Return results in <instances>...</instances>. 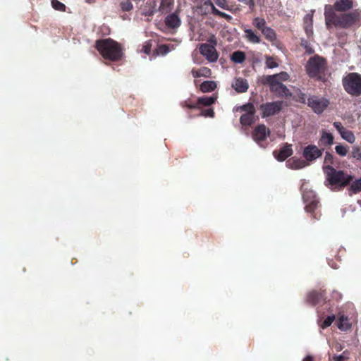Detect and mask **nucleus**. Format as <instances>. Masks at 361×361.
Returning <instances> with one entry per match:
<instances>
[{
  "instance_id": "f257e3e1",
  "label": "nucleus",
  "mask_w": 361,
  "mask_h": 361,
  "mask_svg": "<svg viewBox=\"0 0 361 361\" xmlns=\"http://www.w3.org/2000/svg\"><path fill=\"white\" fill-rule=\"evenodd\" d=\"M324 16L327 26L332 24L343 28H347L353 25L359 18L357 11L340 15L336 14L330 6H326Z\"/></svg>"
},
{
  "instance_id": "f03ea898",
  "label": "nucleus",
  "mask_w": 361,
  "mask_h": 361,
  "mask_svg": "<svg viewBox=\"0 0 361 361\" xmlns=\"http://www.w3.org/2000/svg\"><path fill=\"white\" fill-rule=\"evenodd\" d=\"M96 47L102 56L107 59L115 61L121 57V49L113 39H104L97 41Z\"/></svg>"
},
{
  "instance_id": "7ed1b4c3",
  "label": "nucleus",
  "mask_w": 361,
  "mask_h": 361,
  "mask_svg": "<svg viewBox=\"0 0 361 361\" xmlns=\"http://www.w3.org/2000/svg\"><path fill=\"white\" fill-rule=\"evenodd\" d=\"M326 181L331 185L345 186L350 183L353 178L343 171H337L330 165L323 166Z\"/></svg>"
},
{
  "instance_id": "20e7f679",
  "label": "nucleus",
  "mask_w": 361,
  "mask_h": 361,
  "mask_svg": "<svg viewBox=\"0 0 361 361\" xmlns=\"http://www.w3.org/2000/svg\"><path fill=\"white\" fill-rule=\"evenodd\" d=\"M345 91L352 95L361 94V75L352 73L348 74L343 80Z\"/></svg>"
},
{
  "instance_id": "39448f33",
  "label": "nucleus",
  "mask_w": 361,
  "mask_h": 361,
  "mask_svg": "<svg viewBox=\"0 0 361 361\" xmlns=\"http://www.w3.org/2000/svg\"><path fill=\"white\" fill-rule=\"evenodd\" d=\"M305 68L309 76L319 77L324 71L325 61L319 56L311 57Z\"/></svg>"
},
{
  "instance_id": "423d86ee",
  "label": "nucleus",
  "mask_w": 361,
  "mask_h": 361,
  "mask_svg": "<svg viewBox=\"0 0 361 361\" xmlns=\"http://www.w3.org/2000/svg\"><path fill=\"white\" fill-rule=\"evenodd\" d=\"M263 82L268 84L271 92L279 97L287 96L289 94V90L282 82L274 80L272 78H264Z\"/></svg>"
},
{
  "instance_id": "0eeeda50",
  "label": "nucleus",
  "mask_w": 361,
  "mask_h": 361,
  "mask_svg": "<svg viewBox=\"0 0 361 361\" xmlns=\"http://www.w3.org/2000/svg\"><path fill=\"white\" fill-rule=\"evenodd\" d=\"M307 104L316 114H319L329 106V101L324 97L312 96L308 98Z\"/></svg>"
},
{
  "instance_id": "6e6552de",
  "label": "nucleus",
  "mask_w": 361,
  "mask_h": 361,
  "mask_svg": "<svg viewBox=\"0 0 361 361\" xmlns=\"http://www.w3.org/2000/svg\"><path fill=\"white\" fill-rule=\"evenodd\" d=\"M240 109L245 111V114L240 116V123L243 126H251L255 121V109L253 104L248 103L243 105Z\"/></svg>"
},
{
  "instance_id": "1a4fd4ad",
  "label": "nucleus",
  "mask_w": 361,
  "mask_h": 361,
  "mask_svg": "<svg viewBox=\"0 0 361 361\" xmlns=\"http://www.w3.org/2000/svg\"><path fill=\"white\" fill-rule=\"evenodd\" d=\"M302 198L306 204L305 209L307 212H313L317 207L319 203L315 193L312 190H307L304 188V185H302Z\"/></svg>"
},
{
  "instance_id": "9d476101",
  "label": "nucleus",
  "mask_w": 361,
  "mask_h": 361,
  "mask_svg": "<svg viewBox=\"0 0 361 361\" xmlns=\"http://www.w3.org/2000/svg\"><path fill=\"white\" fill-rule=\"evenodd\" d=\"M283 106V102L280 101L267 102L260 106L262 117L266 118L279 113Z\"/></svg>"
},
{
  "instance_id": "9b49d317",
  "label": "nucleus",
  "mask_w": 361,
  "mask_h": 361,
  "mask_svg": "<svg viewBox=\"0 0 361 361\" xmlns=\"http://www.w3.org/2000/svg\"><path fill=\"white\" fill-rule=\"evenodd\" d=\"M200 53L210 63H214L218 60L219 54L214 46L204 43L200 46Z\"/></svg>"
},
{
  "instance_id": "f8f14e48",
  "label": "nucleus",
  "mask_w": 361,
  "mask_h": 361,
  "mask_svg": "<svg viewBox=\"0 0 361 361\" xmlns=\"http://www.w3.org/2000/svg\"><path fill=\"white\" fill-rule=\"evenodd\" d=\"M323 149H319L317 146L314 145H309L305 147L302 152V156L305 161L307 162H312L317 159L322 157Z\"/></svg>"
},
{
  "instance_id": "ddd939ff",
  "label": "nucleus",
  "mask_w": 361,
  "mask_h": 361,
  "mask_svg": "<svg viewBox=\"0 0 361 361\" xmlns=\"http://www.w3.org/2000/svg\"><path fill=\"white\" fill-rule=\"evenodd\" d=\"M181 23L182 21L178 11L168 14L164 19L166 27L173 32H176L180 27Z\"/></svg>"
},
{
  "instance_id": "4468645a",
  "label": "nucleus",
  "mask_w": 361,
  "mask_h": 361,
  "mask_svg": "<svg viewBox=\"0 0 361 361\" xmlns=\"http://www.w3.org/2000/svg\"><path fill=\"white\" fill-rule=\"evenodd\" d=\"M333 125L343 140H346L350 144L355 142V137L353 133L344 128L341 122L336 121L333 123Z\"/></svg>"
},
{
  "instance_id": "2eb2a0df",
  "label": "nucleus",
  "mask_w": 361,
  "mask_h": 361,
  "mask_svg": "<svg viewBox=\"0 0 361 361\" xmlns=\"http://www.w3.org/2000/svg\"><path fill=\"white\" fill-rule=\"evenodd\" d=\"M293 152L292 145L285 144L279 150L274 151L273 154L278 161H283L290 157Z\"/></svg>"
},
{
  "instance_id": "dca6fc26",
  "label": "nucleus",
  "mask_w": 361,
  "mask_h": 361,
  "mask_svg": "<svg viewBox=\"0 0 361 361\" xmlns=\"http://www.w3.org/2000/svg\"><path fill=\"white\" fill-rule=\"evenodd\" d=\"M269 135V130L264 125L257 126L253 132V139L259 144L261 141L264 140Z\"/></svg>"
},
{
  "instance_id": "f3484780",
  "label": "nucleus",
  "mask_w": 361,
  "mask_h": 361,
  "mask_svg": "<svg viewBox=\"0 0 361 361\" xmlns=\"http://www.w3.org/2000/svg\"><path fill=\"white\" fill-rule=\"evenodd\" d=\"M286 164L288 169L293 170L301 169L308 165L305 160L297 159L295 157L288 159Z\"/></svg>"
},
{
  "instance_id": "a211bd4d",
  "label": "nucleus",
  "mask_w": 361,
  "mask_h": 361,
  "mask_svg": "<svg viewBox=\"0 0 361 361\" xmlns=\"http://www.w3.org/2000/svg\"><path fill=\"white\" fill-rule=\"evenodd\" d=\"M353 7V0H336L334 8L337 11H346Z\"/></svg>"
},
{
  "instance_id": "6ab92c4d",
  "label": "nucleus",
  "mask_w": 361,
  "mask_h": 361,
  "mask_svg": "<svg viewBox=\"0 0 361 361\" xmlns=\"http://www.w3.org/2000/svg\"><path fill=\"white\" fill-rule=\"evenodd\" d=\"M232 87L237 92L243 93L247 90L249 85L245 79L238 78L232 83Z\"/></svg>"
},
{
  "instance_id": "aec40b11",
  "label": "nucleus",
  "mask_w": 361,
  "mask_h": 361,
  "mask_svg": "<svg viewBox=\"0 0 361 361\" xmlns=\"http://www.w3.org/2000/svg\"><path fill=\"white\" fill-rule=\"evenodd\" d=\"M173 4L174 0H161L158 10L161 13H167L172 10Z\"/></svg>"
},
{
  "instance_id": "412c9836",
  "label": "nucleus",
  "mask_w": 361,
  "mask_h": 361,
  "mask_svg": "<svg viewBox=\"0 0 361 361\" xmlns=\"http://www.w3.org/2000/svg\"><path fill=\"white\" fill-rule=\"evenodd\" d=\"M191 73L194 78H209L211 75V70L207 67H202L199 69H192Z\"/></svg>"
},
{
  "instance_id": "4be33fe9",
  "label": "nucleus",
  "mask_w": 361,
  "mask_h": 361,
  "mask_svg": "<svg viewBox=\"0 0 361 361\" xmlns=\"http://www.w3.org/2000/svg\"><path fill=\"white\" fill-rule=\"evenodd\" d=\"M320 142L324 145L330 146L334 143V136L331 133H327L326 130H322Z\"/></svg>"
},
{
  "instance_id": "5701e85b",
  "label": "nucleus",
  "mask_w": 361,
  "mask_h": 361,
  "mask_svg": "<svg viewBox=\"0 0 361 361\" xmlns=\"http://www.w3.org/2000/svg\"><path fill=\"white\" fill-rule=\"evenodd\" d=\"M216 87L217 85L214 81L207 80L200 85V90L202 92H209L214 90Z\"/></svg>"
},
{
  "instance_id": "b1692460",
  "label": "nucleus",
  "mask_w": 361,
  "mask_h": 361,
  "mask_svg": "<svg viewBox=\"0 0 361 361\" xmlns=\"http://www.w3.org/2000/svg\"><path fill=\"white\" fill-rule=\"evenodd\" d=\"M337 326L342 331H347L350 329L351 324H350L348 319L346 317L342 315L339 317Z\"/></svg>"
},
{
  "instance_id": "393cba45",
  "label": "nucleus",
  "mask_w": 361,
  "mask_h": 361,
  "mask_svg": "<svg viewBox=\"0 0 361 361\" xmlns=\"http://www.w3.org/2000/svg\"><path fill=\"white\" fill-rule=\"evenodd\" d=\"M244 32L245 33V37L249 42L254 44L260 42L259 37L251 29H245Z\"/></svg>"
},
{
  "instance_id": "a878e982",
  "label": "nucleus",
  "mask_w": 361,
  "mask_h": 361,
  "mask_svg": "<svg viewBox=\"0 0 361 361\" xmlns=\"http://www.w3.org/2000/svg\"><path fill=\"white\" fill-rule=\"evenodd\" d=\"M231 59L236 63H242L245 60V54L243 51H236L232 54Z\"/></svg>"
},
{
  "instance_id": "bb28decb",
  "label": "nucleus",
  "mask_w": 361,
  "mask_h": 361,
  "mask_svg": "<svg viewBox=\"0 0 361 361\" xmlns=\"http://www.w3.org/2000/svg\"><path fill=\"white\" fill-rule=\"evenodd\" d=\"M261 32L268 40L274 41L276 39L275 32L270 27L266 26Z\"/></svg>"
},
{
  "instance_id": "cd10ccee",
  "label": "nucleus",
  "mask_w": 361,
  "mask_h": 361,
  "mask_svg": "<svg viewBox=\"0 0 361 361\" xmlns=\"http://www.w3.org/2000/svg\"><path fill=\"white\" fill-rule=\"evenodd\" d=\"M264 78H272L273 80L281 82L282 81H286L289 78V75L286 72H281L272 75H266Z\"/></svg>"
},
{
  "instance_id": "c85d7f7f",
  "label": "nucleus",
  "mask_w": 361,
  "mask_h": 361,
  "mask_svg": "<svg viewBox=\"0 0 361 361\" xmlns=\"http://www.w3.org/2000/svg\"><path fill=\"white\" fill-rule=\"evenodd\" d=\"M216 100V97H202L197 99L198 104L204 106H210L215 102Z\"/></svg>"
},
{
  "instance_id": "c756f323",
  "label": "nucleus",
  "mask_w": 361,
  "mask_h": 361,
  "mask_svg": "<svg viewBox=\"0 0 361 361\" xmlns=\"http://www.w3.org/2000/svg\"><path fill=\"white\" fill-rule=\"evenodd\" d=\"M253 25L261 31L267 26L265 20L259 17L254 18Z\"/></svg>"
},
{
  "instance_id": "7c9ffc66",
  "label": "nucleus",
  "mask_w": 361,
  "mask_h": 361,
  "mask_svg": "<svg viewBox=\"0 0 361 361\" xmlns=\"http://www.w3.org/2000/svg\"><path fill=\"white\" fill-rule=\"evenodd\" d=\"M305 30L306 32L309 35L312 33V16L310 14H307L305 18Z\"/></svg>"
},
{
  "instance_id": "2f4dec72",
  "label": "nucleus",
  "mask_w": 361,
  "mask_h": 361,
  "mask_svg": "<svg viewBox=\"0 0 361 361\" xmlns=\"http://www.w3.org/2000/svg\"><path fill=\"white\" fill-rule=\"evenodd\" d=\"M336 152L341 157H345L347 153L348 148L343 145H338L335 147Z\"/></svg>"
},
{
  "instance_id": "473e14b6",
  "label": "nucleus",
  "mask_w": 361,
  "mask_h": 361,
  "mask_svg": "<svg viewBox=\"0 0 361 361\" xmlns=\"http://www.w3.org/2000/svg\"><path fill=\"white\" fill-rule=\"evenodd\" d=\"M51 6L59 11H64L66 8V6L58 0H51Z\"/></svg>"
},
{
  "instance_id": "72a5a7b5",
  "label": "nucleus",
  "mask_w": 361,
  "mask_h": 361,
  "mask_svg": "<svg viewBox=\"0 0 361 361\" xmlns=\"http://www.w3.org/2000/svg\"><path fill=\"white\" fill-rule=\"evenodd\" d=\"M170 51L169 47L166 44H161L158 47L157 49V52L158 55L164 56L167 54Z\"/></svg>"
},
{
  "instance_id": "f704fd0d",
  "label": "nucleus",
  "mask_w": 361,
  "mask_h": 361,
  "mask_svg": "<svg viewBox=\"0 0 361 361\" xmlns=\"http://www.w3.org/2000/svg\"><path fill=\"white\" fill-rule=\"evenodd\" d=\"M350 190L354 193H357L361 191V178L356 180L352 183Z\"/></svg>"
},
{
  "instance_id": "c9c22d12",
  "label": "nucleus",
  "mask_w": 361,
  "mask_h": 361,
  "mask_svg": "<svg viewBox=\"0 0 361 361\" xmlns=\"http://www.w3.org/2000/svg\"><path fill=\"white\" fill-rule=\"evenodd\" d=\"M334 319H335L334 315L328 316L325 319V320L322 322V324H321V328L322 329H326L328 326H329L333 323V322L334 321Z\"/></svg>"
},
{
  "instance_id": "e433bc0d",
  "label": "nucleus",
  "mask_w": 361,
  "mask_h": 361,
  "mask_svg": "<svg viewBox=\"0 0 361 361\" xmlns=\"http://www.w3.org/2000/svg\"><path fill=\"white\" fill-rule=\"evenodd\" d=\"M265 63L269 68H274L278 66V63L271 57H267Z\"/></svg>"
},
{
  "instance_id": "4c0bfd02",
  "label": "nucleus",
  "mask_w": 361,
  "mask_h": 361,
  "mask_svg": "<svg viewBox=\"0 0 361 361\" xmlns=\"http://www.w3.org/2000/svg\"><path fill=\"white\" fill-rule=\"evenodd\" d=\"M213 14H214V15H216V16H221V17H222V18H226L228 21H231V20L233 19V18H232V16H230V15H228V14H227V13H226L221 12V11H219V10H218V9H215L214 13Z\"/></svg>"
},
{
  "instance_id": "58836bf2",
  "label": "nucleus",
  "mask_w": 361,
  "mask_h": 361,
  "mask_svg": "<svg viewBox=\"0 0 361 361\" xmlns=\"http://www.w3.org/2000/svg\"><path fill=\"white\" fill-rule=\"evenodd\" d=\"M121 8L123 11H128L133 8L131 2L128 0L121 3Z\"/></svg>"
},
{
  "instance_id": "ea45409f",
  "label": "nucleus",
  "mask_w": 361,
  "mask_h": 361,
  "mask_svg": "<svg viewBox=\"0 0 361 361\" xmlns=\"http://www.w3.org/2000/svg\"><path fill=\"white\" fill-rule=\"evenodd\" d=\"M352 155L353 158H355L361 161V150L358 147L353 148Z\"/></svg>"
},
{
  "instance_id": "a19ab883",
  "label": "nucleus",
  "mask_w": 361,
  "mask_h": 361,
  "mask_svg": "<svg viewBox=\"0 0 361 361\" xmlns=\"http://www.w3.org/2000/svg\"><path fill=\"white\" fill-rule=\"evenodd\" d=\"M204 6L207 8H210L212 13H214L215 9H216L211 0H205L204 2Z\"/></svg>"
},
{
  "instance_id": "79ce46f5",
  "label": "nucleus",
  "mask_w": 361,
  "mask_h": 361,
  "mask_svg": "<svg viewBox=\"0 0 361 361\" xmlns=\"http://www.w3.org/2000/svg\"><path fill=\"white\" fill-rule=\"evenodd\" d=\"M332 161H333V156L330 153L326 152L325 154V157H324V166L329 165L330 164L332 163Z\"/></svg>"
},
{
  "instance_id": "37998d69",
  "label": "nucleus",
  "mask_w": 361,
  "mask_h": 361,
  "mask_svg": "<svg viewBox=\"0 0 361 361\" xmlns=\"http://www.w3.org/2000/svg\"><path fill=\"white\" fill-rule=\"evenodd\" d=\"M214 114V111L212 109L204 110L201 113V115L205 117H213Z\"/></svg>"
},
{
  "instance_id": "c03bdc74",
  "label": "nucleus",
  "mask_w": 361,
  "mask_h": 361,
  "mask_svg": "<svg viewBox=\"0 0 361 361\" xmlns=\"http://www.w3.org/2000/svg\"><path fill=\"white\" fill-rule=\"evenodd\" d=\"M240 2L247 5L251 11L254 10L255 6L254 0H241Z\"/></svg>"
},
{
  "instance_id": "a18cd8bd",
  "label": "nucleus",
  "mask_w": 361,
  "mask_h": 361,
  "mask_svg": "<svg viewBox=\"0 0 361 361\" xmlns=\"http://www.w3.org/2000/svg\"><path fill=\"white\" fill-rule=\"evenodd\" d=\"M215 4L221 8L226 9L227 8V4L226 0H214Z\"/></svg>"
},
{
  "instance_id": "49530a36",
  "label": "nucleus",
  "mask_w": 361,
  "mask_h": 361,
  "mask_svg": "<svg viewBox=\"0 0 361 361\" xmlns=\"http://www.w3.org/2000/svg\"><path fill=\"white\" fill-rule=\"evenodd\" d=\"M318 299V294L315 292L310 293L308 295V300L312 302H316Z\"/></svg>"
},
{
  "instance_id": "de8ad7c7",
  "label": "nucleus",
  "mask_w": 361,
  "mask_h": 361,
  "mask_svg": "<svg viewBox=\"0 0 361 361\" xmlns=\"http://www.w3.org/2000/svg\"><path fill=\"white\" fill-rule=\"evenodd\" d=\"M208 42H209V44L213 45V46H214V47H216V45L217 44V40L214 35L211 36L209 37V39H208Z\"/></svg>"
},
{
  "instance_id": "09e8293b",
  "label": "nucleus",
  "mask_w": 361,
  "mask_h": 361,
  "mask_svg": "<svg viewBox=\"0 0 361 361\" xmlns=\"http://www.w3.org/2000/svg\"><path fill=\"white\" fill-rule=\"evenodd\" d=\"M150 50H151V47L148 44L143 46V47L142 49V51H143L144 53H145L147 54H149L150 53Z\"/></svg>"
},
{
  "instance_id": "8fccbe9b",
  "label": "nucleus",
  "mask_w": 361,
  "mask_h": 361,
  "mask_svg": "<svg viewBox=\"0 0 361 361\" xmlns=\"http://www.w3.org/2000/svg\"><path fill=\"white\" fill-rule=\"evenodd\" d=\"M155 12V10L154 8L149 10V11H147V12H145L143 13L145 16H152Z\"/></svg>"
},
{
  "instance_id": "3c124183",
  "label": "nucleus",
  "mask_w": 361,
  "mask_h": 361,
  "mask_svg": "<svg viewBox=\"0 0 361 361\" xmlns=\"http://www.w3.org/2000/svg\"><path fill=\"white\" fill-rule=\"evenodd\" d=\"M334 361H343V355H337L334 357Z\"/></svg>"
},
{
  "instance_id": "603ef678",
  "label": "nucleus",
  "mask_w": 361,
  "mask_h": 361,
  "mask_svg": "<svg viewBox=\"0 0 361 361\" xmlns=\"http://www.w3.org/2000/svg\"><path fill=\"white\" fill-rule=\"evenodd\" d=\"M303 361H313V358L312 356L307 355L304 358Z\"/></svg>"
},
{
  "instance_id": "864d4df0",
  "label": "nucleus",
  "mask_w": 361,
  "mask_h": 361,
  "mask_svg": "<svg viewBox=\"0 0 361 361\" xmlns=\"http://www.w3.org/2000/svg\"><path fill=\"white\" fill-rule=\"evenodd\" d=\"M306 49H307V51L308 53H310H310H312V51L311 50V49H310L309 47H306Z\"/></svg>"
},
{
  "instance_id": "5fc2aeb1",
  "label": "nucleus",
  "mask_w": 361,
  "mask_h": 361,
  "mask_svg": "<svg viewBox=\"0 0 361 361\" xmlns=\"http://www.w3.org/2000/svg\"><path fill=\"white\" fill-rule=\"evenodd\" d=\"M306 49H307V51L308 53H310H310H312V51L311 50V49H310L309 47H306Z\"/></svg>"
},
{
  "instance_id": "6e6d98bb",
  "label": "nucleus",
  "mask_w": 361,
  "mask_h": 361,
  "mask_svg": "<svg viewBox=\"0 0 361 361\" xmlns=\"http://www.w3.org/2000/svg\"><path fill=\"white\" fill-rule=\"evenodd\" d=\"M238 1H240V2L241 1V0H238Z\"/></svg>"
}]
</instances>
